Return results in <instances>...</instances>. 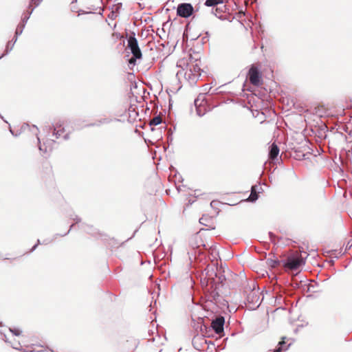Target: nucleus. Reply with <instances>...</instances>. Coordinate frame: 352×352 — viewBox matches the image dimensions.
Returning <instances> with one entry per match:
<instances>
[{
	"mask_svg": "<svg viewBox=\"0 0 352 352\" xmlns=\"http://www.w3.org/2000/svg\"><path fill=\"white\" fill-rule=\"evenodd\" d=\"M224 270L214 264L208 265L200 276V283L206 300L214 303L220 302L219 289L226 280Z\"/></svg>",
	"mask_w": 352,
	"mask_h": 352,
	"instance_id": "1",
	"label": "nucleus"
},
{
	"mask_svg": "<svg viewBox=\"0 0 352 352\" xmlns=\"http://www.w3.org/2000/svg\"><path fill=\"white\" fill-rule=\"evenodd\" d=\"M127 49L130 50L132 54V56L128 60V63L129 65L134 66L136 65L137 60H140L142 58V51L139 47L134 32H132L127 38Z\"/></svg>",
	"mask_w": 352,
	"mask_h": 352,
	"instance_id": "2",
	"label": "nucleus"
},
{
	"mask_svg": "<svg viewBox=\"0 0 352 352\" xmlns=\"http://www.w3.org/2000/svg\"><path fill=\"white\" fill-rule=\"evenodd\" d=\"M283 266L292 271L298 270L305 263V258L301 254H292L282 260Z\"/></svg>",
	"mask_w": 352,
	"mask_h": 352,
	"instance_id": "3",
	"label": "nucleus"
},
{
	"mask_svg": "<svg viewBox=\"0 0 352 352\" xmlns=\"http://www.w3.org/2000/svg\"><path fill=\"white\" fill-rule=\"evenodd\" d=\"M198 9L195 10L190 3H181L177 6L176 13L179 17L188 19Z\"/></svg>",
	"mask_w": 352,
	"mask_h": 352,
	"instance_id": "4",
	"label": "nucleus"
},
{
	"mask_svg": "<svg viewBox=\"0 0 352 352\" xmlns=\"http://www.w3.org/2000/svg\"><path fill=\"white\" fill-rule=\"evenodd\" d=\"M248 78L254 86L259 87L263 84L262 73L258 67L254 64L251 65L248 71Z\"/></svg>",
	"mask_w": 352,
	"mask_h": 352,
	"instance_id": "5",
	"label": "nucleus"
},
{
	"mask_svg": "<svg viewBox=\"0 0 352 352\" xmlns=\"http://www.w3.org/2000/svg\"><path fill=\"white\" fill-rule=\"evenodd\" d=\"M224 324H225V318L223 316H217L214 319L212 320L211 325L208 327L206 325H204L206 333L208 331L213 330L217 334L220 335L223 332L224 330Z\"/></svg>",
	"mask_w": 352,
	"mask_h": 352,
	"instance_id": "6",
	"label": "nucleus"
},
{
	"mask_svg": "<svg viewBox=\"0 0 352 352\" xmlns=\"http://www.w3.org/2000/svg\"><path fill=\"white\" fill-rule=\"evenodd\" d=\"M206 104L205 94H200L194 101L196 113L198 116L202 117L208 111Z\"/></svg>",
	"mask_w": 352,
	"mask_h": 352,
	"instance_id": "7",
	"label": "nucleus"
},
{
	"mask_svg": "<svg viewBox=\"0 0 352 352\" xmlns=\"http://www.w3.org/2000/svg\"><path fill=\"white\" fill-rule=\"evenodd\" d=\"M246 300L249 304V308L252 309L258 308L261 305L260 296L258 292L255 291H251L247 295Z\"/></svg>",
	"mask_w": 352,
	"mask_h": 352,
	"instance_id": "8",
	"label": "nucleus"
},
{
	"mask_svg": "<svg viewBox=\"0 0 352 352\" xmlns=\"http://www.w3.org/2000/svg\"><path fill=\"white\" fill-rule=\"evenodd\" d=\"M226 9V5H219L212 8L211 14L221 21L228 20Z\"/></svg>",
	"mask_w": 352,
	"mask_h": 352,
	"instance_id": "9",
	"label": "nucleus"
},
{
	"mask_svg": "<svg viewBox=\"0 0 352 352\" xmlns=\"http://www.w3.org/2000/svg\"><path fill=\"white\" fill-rule=\"evenodd\" d=\"M298 288H300L303 292H317L316 287L318 286L317 283L314 285L311 283H307L305 281H300L299 283H296Z\"/></svg>",
	"mask_w": 352,
	"mask_h": 352,
	"instance_id": "10",
	"label": "nucleus"
},
{
	"mask_svg": "<svg viewBox=\"0 0 352 352\" xmlns=\"http://www.w3.org/2000/svg\"><path fill=\"white\" fill-rule=\"evenodd\" d=\"M280 149L276 143H272L269 146L268 157L269 159L274 163L278 160Z\"/></svg>",
	"mask_w": 352,
	"mask_h": 352,
	"instance_id": "11",
	"label": "nucleus"
},
{
	"mask_svg": "<svg viewBox=\"0 0 352 352\" xmlns=\"http://www.w3.org/2000/svg\"><path fill=\"white\" fill-rule=\"evenodd\" d=\"M50 128L53 129L52 135L55 136L56 139L60 138L61 135L65 132V128L58 123H56V124L50 126Z\"/></svg>",
	"mask_w": 352,
	"mask_h": 352,
	"instance_id": "12",
	"label": "nucleus"
},
{
	"mask_svg": "<svg viewBox=\"0 0 352 352\" xmlns=\"http://www.w3.org/2000/svg\"><path fill=\"white\" fill-rule=\"evenodd\" d=\"M32 129H33V133L36 135L37 137V140H38V149L39 151H41V153H42V155L45 154V153H47V146H45V144L43 143V144H41V141H40V139L38 137V129L36 126L35 125H33L32 126Z\"/></svg>",
	"mask_w": 352,
	"mask_h": 352,
	"instance_id": "13",
	"label": "nucleus"
},
{
	"mask_svg": "<svg viewBox=\"0 0 352 352\" xmlns=\"http://www.w3.org/2000/svg\"><path fill=\"white\" fill-rule=\"evenodd\" d=\"M78 227L88 234H95L96 233V230L93 226H89L85 223L79 224Z\"/></svg>",
	"mask_w": 352,
	"mask_h": 352,
	"instance_id": "14",
	"label": "nucleus"
},
{
	"mask_svg": "<svg viewBox=\"0 0 352 352\" xmlns=\"http://www.w3.org/2000/svg\"><path fill=\"white\" fill-rule=\"evenodd\" d=\"M266 263L267 265L272 268H276L278 266H280L281 264L283 265L282 260H278V258H276L274 256V258H269L267 259Z\"/></svg>",
	"mask_w": 352,
	"mask_h": 352,
	"instance_id": "15",
	"label": "nucleus"
},
{
	"mask_svg": "<svg viewBox=\"0 0 352 352\" xmlns=\"http://www.w3.org/2000/svg\"><path fill=\"white\" fill-rule=\"evenodd\" d=\"M256 188H258L257 185H254L251 188V193L248 198V200L250 202H255L258 199V194L256 192Z\"/></svg>",
	"mask_w": 352,
	"mask_h": 352,
	"instance_id": "16",
	"label": "nucleus"
},
{
	"mask_svg": "<svg viewBox=\"0 0 352 352\" xmlns=\"http://www.w3.org/2000/svg\"><path fill=\"white\" fill-rule=\"evenodd\" d=\"M223 4V0H206L204 5L207 7H216Z\"/></svg>",
	"mask_w": 352,
	"mask_h": 352,
	"instance_id": "17",
	"label": "nucleus"
},
{
	"mask_svg": "<svg viewBox=\"0 0 352 352\" xmlns=\"http://www.w3.org/2000/svg\"><path fill=\"white\" fill-rule=\"evenodd\" d=\"M195 74V73H193V72L188 70L185 72L184 76L188 80H191L193 82H196L199 78Z\"/></svg>",
	"mask_w": 352,
	"mask_h": 352,
	"instance_id": "18",
	"label": "nucleus"
},
{
	"mask_svg": "<svg viewBox=\"0 0 352 352\" xmlns=\"http://www.w3.org/2000/svg\"><path fill=\"white\" fill-rule=\"evenodd\" d=\"M189 71H192L193 73H195V74L198 76V78L201 76V68L197 63L192 64L190 67Z\"/></svg>",
	"mask_w": 352,
	"mask_h": 352,
	"instance_id": "19",
	"label": "nucleus"
},
{
	"mask_svg": "<svg viewBox=\"0 0 352 352\" xmlns=\"http://www.w3.org/2000/svg\"><path fill=\"white\" fill-rule=\"evenodd\" d=\"M196 239H197V237H195L194 239H192L190 241V245H191L192 248L194 250V252L192 254H194L195 255H196L197 253L199 254H202V250L200 249L199 245H194V244H193V241H196Z\"/></svg>",
	"mask_w": 352,
	"mask_h": 352,
	"instance_id": "20",
	"label": "nucleus"
},
{
	"mask_svg": "<svg viewBox=\"0 0 352 352\" xmlns=\"http://www.w3.org/2000/svg\"><path fill=\"white\" fill-rule=\"evenodd\" d=\"M34 10V8H32L31 10L27 11L26 13H24L23 16H22L21 22H22L23 23L26 24L28 21V19H30L31 14H32Z\"/></svg>",
	"mask_w": 352,
	"mask_h": 352,
	"instance_id": "21",
	"label": "nucleus"
},
{
	"mask_svg": "<svg viewBox=\"0 0 352 352\" xmlns=\"http://www.w3.org/2000/svg\"><path fill=\"white\" fill-rule=\"evenodd\" d=\"M25 25L26 24L23 23L22 22H20L19 23V25L16 27V31H15V34H16V36H20L23 33V31L25 27Z\"/></svg>",
	"mask_w": 352,
	"mask_h": 352,
	"instance_id": "22",
	"label": "nucleus"
},
{
	"mask_svg": "<svg viewBox=\"0 0 352 352\" xmlns=\"http://www.w3.org/2000/svg\"><path fill=\"white\" fill-rule=\"evenodd\" d=\"M162 122V120L160 116H156L153 118V120L150 122V126H157L160 124H161Z\"/></svg>",
	"mask_w": 352,
	"mask_h": 352,
	"instance_id": "23",
	"label": "nucleus"
},
{
	"mask_svg": "<svg viewBox=\"0 0 352 352\" xmlns=\"http://www.w3.org/2000/svg\"><path fill=\"white\" fill-rule=\"evenodd\" d=\"M112 121L110 118H102L96 121V126H100L103 124H109Z\"/></svg>",
	"mask_w": 352,
	"mask_h": 352,
	"instance_id": "24",
	"label": "nucleus"
},
{
	"mask_svg": "<svg viewBox=\"0 0 352 352\" xmlns=\"http://www.w3.org/2000/svg\"><path fill=\"white\" fill-rule=\"evenodd\" d=\"M13 47H14V43L9 41L6 45L5 52L2 54L1 56L8 54L12 51Z\"/></svg>",
	"mask_w": 352,
	"mask_h": 352,
	"instance_id": "25",
	"label": "nucleus"
},
{
	"mask_svg": "<svg viewBox=\"0 0 352 352\" xmlns=\"http://www.w3.org/2000/svg\"><path fill=\"white\" fill-rule=\"evenodd\" d=\"M9 330L14 335V336H19L22 333V331L19 329V328H16V327H13V328H9Z\"/></svg>",
	"mask_w": 352,
	"mask_h": 352,
	"instance_id": "26",
	"label": "nucleus"
},
{
	"mask_svg": "<svg viewBox=\"0 0 352 352\" xmlns=\"http://www.w3.org/2000/svg\"><path fill=\"white\" fill-rule=\"evenodd\" d=\"M290 346V344H288L285 348H283V346H280L277 345L276 348L272 351V352H283V351H287Z\"/></svg>",
	"mask_w": 352,
	"mask_h": 352,
	"instance_id": "27",
	"label": "nucleus"
},
{
	"mask_svg": "<svg viewBox=\"0 0 352 352\" xmlns=\"http://www.w3.org/2000/svg\"><path fill=\"white\" fill-rule=\"evenodd\" d=\"M69 217L71 219L74 220L75 221L76 224L82 223H81V218H80L78 216H77L76 214H69Z\"/></svg>",
	"mask_w": 352,
	"mask_h": 352,
	"instance_id": "28",
	"label": "nucleus"
},
{
	"mask_svg": "<svg viewBox=\"0 0 352 352\" xmlns=\"http://www.w3.org/2000/svg\"><path fill=\"white\" fill-rule=\"evenodd\" d=\"M129 117H134V118H135V117L138 116V113L136 112L135 109H132L131 107L129 109Z\"/></svg>",
	"mask_w": 352,
	"mask_h": 352,
	"instance_id": "29",
	"label": "nucleus"
},
{
	"mask_svg": "<svg viewBox=\"0 0 352 352\" xmlns=\"http://www.w3.org/2000/svg\"><path fill=\"white\" fill-rule=\"evenodd\" d=\"M74 225H75V223L72 224V225L70 226L69 229L68 230V231H67V232H65V234H56L54 236L53 239H56V237H57L58 236H64L67 235V234L69 233V232L71 231V230L74 228Z\"/></svg>",
	"mask_w": 352,
	"mask_h": 352,
	"instance_id": "30",
	"label": "nucleus"
},
{
	"mask_svg": "<svg viewBox=\"0 0 352 352\" xmlns=\"http://www.w3.org/2000/svg\"><path fill=\"white\" fill-rule=\"evenodd\" d=\"M173 131H171L170 129L168 131V134H167V140L168 142H171L173 141Z\"/></svg>",
	"mask_w": 352,
	"mask_h": 352,
	"instance_id": "31",
	"label": "nucleus"
},
{
	"mask_svg": "<svg viewBox=\"0 0 352 352\" xmlns=\"http://www.w3.org/2000/svg\"><path fill=\"white\" fill-rule=\"evenodd\" d=\"M268 234H269L270 241L272 243H275V240H276V235L273 232H269Z\"/></svg>",
	"mask_w": 352,
	"mask_h": 352,
	"instance_id": "32",
	"label": "nucleus"
},
{
	"mask_svg": "<svg viewBox=\"0 0 352 352\" xmlns=\"http://www.w3.org/2000/svg\"><path fill=\"white\" fill-rule=\"evenodd\" d=\"M286 338L285 337H283L282 338V340L278 343L277 345L280 346H283V348H285L287 346H285V339Z\"/></svg>",
	"mask_w": 352,
	"mask_h": 352,
	"instance_id": "33",
	"label": "nucleus"
},
{
	"mask_svg": "<svg viewBox=\"0 0 352 352\" xmlns=\"http://www.w3.org/2000/svg\"><path fill=\"white\" fill-rule=\"evenodd\" d=\"M12 348L15 349H17V350H21V346H20V343H17V344H12Z\"/></svg>",
	"mask_w": 352,
	"mask_h": 352,
	"instance_id": "34",
	"label": "nucleus"
},
{
	"mask_svg": "<svg viewBox=\"0 0 352 352\" xmlns=\"http://www.w3.org/2000/svg\"><path fill=\"white\" fill-rule=\"evenodd\" d=\"M256 192L257 194H259L263 192V188L260 184L258 186V188H256Z\"/></svg>",
	"mask_w": 352,
	"mask_h": 352,
	"instance_id": "35",
	"label": "nucleus"
},
{
	"mask_svg": "<svg viewBox=\"0 0 352 352\" xmlns=\"http://www.w3.org/2000/svg\"><path fill=\"white\" fill-rule=\"evenodd\" d=\"M30 126L27 123H24L22 126H21V129L22 130H25L26 129L29 128Z\"/></svg>",
	"mask_w": 352,
	"mask_h": 352,
	"instance_id": "36",
	"label": "nucleus"
},
{
	"mask_svg": "<svg viewBox=\"0 0 352 352\" xmlns=\"http://www.w3.org/2000/svg\"><path fill=\"white\" fill-rule=\"evenodd\" d=\"M34 1H35V0H30V4H29V6H28V9H29V10H32V8H36L35 6H34V7H32V3H34Z\"/></svg>",
	"mask_w": 352,
	"mask_h": 352,
	"instance_id": "37",
	"label": "nucleus"
},
{
	"mask_svg": "<svg viewBox=\"0 0 352 352\" xmlns=\"http://www.w3.org/2000/svg\"><path fill=\"white\" fill-rule=\"evenodd\" d=\"M18 37L19 36H16V34H14V38H12V40L10 42H12L14 45L18 39Z\"/></svg>",
	"mask_w": 352,
	"mask_h": 352,
	"instance_id": "38",
	"label": "nucleus"
},
{
	"mask_svg": "<svg viewBox=\"0 0 352 352\" xmlns=\"http://www.w3.org/2000/svg\"><path fill=\"white\" fill-rule=\"evenodd\" d=\"M85 126L86 127L96 126V122L89 123V124H87Z\"/></svg>",
	"mask_w": 352,
	"mask_h": 352,
	"instance_id": "39",
	"label": "nucleus"
},
{
	"mask_svg": "<svg viewBox=\"0 0 352 352\" xmlns=\"http://www.w3.org/2000/svg\"><path fill=\"white\" fill-rule=\"evenodd\" d=\"M63 140H67L69 138V133H66L63 136Z\"/></svg>",
	"mask_w": 352,
	"mask_h": 352,
	"instance_id": "40",
	"label": "nucleus"
},
{
	"mask_svg": "<svg viewBox=\"0 0 352 352\" xmlns=\"http://www.w3.org/2000/svg\"><path fill=\"white\" fill-rule=\"evenodd\" d=\"M37 246H38V243H36L35 245H34L33 247L31 248L30 252H34L36 249Z\"/></svg>",
	"mask_w": 352,
	"mask_h": 352,
	"instance_id": "41",
	"label": "nucleus"
},
{
	"mask_svg": "<svg viewBox=\"0 0 352 352\" xmlns=\"http://www.w3.org/2000/svg\"><path fill=\"white\" fill-rule=\"evenodd\" d=\"M41 1H42V0H35L34 2V3H35V7H37Z\"/></svg>",
	"mask_w": 352,
	"mask_h": 352,
	"instance_id": "42",
	"label": "nucleus"
},
{
	"mask_svg": "<svg viewBox=\"0 0 352 352\" xmlns=\"http://www.w3.org/2000/svg\"><path fill=\"white\" fill-rule=\"evenodd\" d=\"M328 263L330 264L331 266H333L335 263V261L333 259H330L328 261Z\"/></svg>",
	"mask_w": 352,
	"mask_h": 352,
	"instance_id": "43",
	"label": "nucleus"
},
{
	"mask_svg": "<svg viewBox=\"0 0 352 352\" xmlns=\"http://www.w3.org/2000/svg\"><path fill=\"white\" fill-rule=\"evenodd\" d=\"M10 133H12V135H14V136H17V135H19V134H16V133L15 134V133H14V131H12V128H11V126H10Z\"/></svg>",
	"mask_w": 352,
	"mask_h": 352,
	"instance_id": "44",
	"label": "nucleus"
},
{
	"mask_svg": "<svg viewBox=\"0 0 352 352\" xmlns=\"http://www.w3.org/2000/svg\"><path fill=\"white\" fill-rule=\"evenodd\" d=\"M86 13H87V12H85V11H84V10H78V14H79V15H80V14H86Z\"/></svg>",
	"mask_w": 352,
	"mask_h": 352,
	"instance_id": "45",
	"label": "nucleus"
},
{
	"mask_svg": "<svg viewBox=\"0 0 352 352\" xmlns=\"http://www.w3.org/2000/svg\"><path fill=\"white\" fill-rule=\"evenodd\" d=\"M352 246V243L350 244V241L348 243L346 249H350Z\"/></svg>",
	"mask_w": 352,
	"mask_h": 352,
	"instance_id": "46",
	"label": "nucleus"
},
{
	"mask_svg": "<svg viewBox=\"0 0 352 352\" xmlns=\"http://www.w3.org/2000/svg\"><path fill=\"white\" fill-rule=\"evenodd\" d=\"M216 203H217V201H211V203H210V206H211L212 207H213V204H216Z\"/></svg>",
	"mask_w": 352,
	"mask_h": 352,
	"instance_id": "47",
	"label": "nucleus"
},
{
	"mask_svg": "<svg viewBox=\"0 0 352 352\" xmlns=\"http://www.w3.org/2000/svg\"><path fill=\"white\" fill-rule=\"evenodd\" d=\"M0 118L5 122H8L0 114Z\"/></svg>",
	"mask_w": 352,
	"mask_h": 352,
	"instance_id": "48",
	"label": "nucleus"
},
{
	"mask_svg": "<svg viewBox=\"0 0 352 352\" xmlns=\"http://www.w3.org/2000/svg\"><path fill=\"white\" fill-rule=\"evenodd\" d=\"M179 74H182V72H178L176 74L177 76H178Z\"/></svg>",
	"mask_w": 352,
	"mask_h": 352,
	"instance_id": "49",
	"label": "nucleus"
},
{
	"mask_svg": "<svg viewBox=\"0 0 352 352\" xmlns=\"http://www.w3.org/2000/svg\"><path fill=\"white\" fill-rule=\"evenodd\" d=\"M76 2H77V0H72V3H76Z\"/></svg>",
	"mask_w": 352,
	"mask_h": 352,
	"instance_id": "50",
	"label": "nucleus"
},
{
	"mask_svg": "<svg viewBox=\"0 0 352 352\" xmlns=\"http://www.w3.org/2000/svg\"><path fill=\"white\" fill-rule=\"evenodd\" d=\"M47 243L48 242L47 241V240H44L43 242V243H45V244H47Z\"/></svg>",
	"mask_w": 352,
	"mask_h": 352,
	"instance_id": "51",
	"label": "nucleus"
},
{
	"mask_svg": "<svg viewBox=\"0 0 352 352\" xmlns=\"http://www.w3.org/2000/svg\"><path fill=\"white\" fill-rule=\"evenodd\" d=\"M36 243H38V244H41V242H40V240H39V239H38V240H37Z\"/></svg>",
	"mask_w": 352,
	"mask_h": 352,
	"instance_id": "52",
	"label": "nucleus"
},
{
	"mask_svg": "<svg viewBox=\"0 0 352 352\" xmlns=\"http://www.w3.org/2000/svg\"><path fill=\"white\" fill-rule=\"evenodd\" d=\"M206 34L207 36H209V32H206Z\"/></svg>",
	"mask_w": 352,
	"mask_h": 352,
	"instance_id": "53",
	"label": "nucleus"
},
{
	"mask_svg": "<svg viewBox=\"0 0 352 352\" xmlns=\"http://www.w3.org/2000/svg\"><path fill=\"white\" fill-rule=\"evenodd\" d=\"M4 337H5V339H4L5 342H7V340H6V335H4Z\"/></svg>",
	"mask_w": 352,
	"mask_h": 352,
	"instance_id": "54",
	"label": "nucleus"
},
{
	"mask_svg": "<svg viewBox=\"0 0 352 352\" xmlns=\"http://www.w3.org/2000/svg\"><path fill=\"white\" fill-rule=\"evenodd\" d=\"M193 202H194V201H189L190 204H192Z\"/></svg>",
	"mask_w": 352,
	"mask_h": 352,
	"instance_id": "55",
	"label": "nucleus"
},
{
	"mask_svg": "<svg viewBox=\"0 0 352 352\" xmlns=\"http://www.w3.org/2000/svg\"><path fill=\"white\" fill-rule=\"evenodd\" d=\"M24 352H34V351H24Z\"/></svg>",
	"mask_w": 352,
	"mask_h": 352,
	"instance_id": "56",
	"label": "nucleus"
},
{
	"mask_svg": "<svg viewBox=\"0 0 352 352\" xmlns=\"http://www.w3.org/2000/svg\"><path fill=\"white\" fill-rule=\"evenodd\" d=\"M137 231H138L137 230H135V232H134L133 234H135L137 232ZM134 236V235H133L132 236Z\"/></svg>",
	"mask_w": 352,
	"mask_h": 352,
	"instance_id": "57",
	"label": "nucleus"
},
{
	"mask_svg": "<svg viewBox=\"0 0 352 352\" xmlns=\"http://www.w3.org/2000/svg\"><path fill=\"white\" fill-rule=\"evenodd\" d=\"M131 238H132V237H129V239H126V241H129V239H131Z\"/></svg>",
	"mask_w": 352,
	"mask_h": 352,
	"instance_id": "58",
	"label": "nucleus"
},
{
	"mask_svg": "<svg viewBox=\"0 0 352 352\" xmlns=\"http://www.w3.org/2000/svg\"><path fill=\"white\" fill-rule=\"evenodd\" d=\"M131 238H132V237H129V239H126V241H129V239H131Z\"/></svg>",
	"mask_w": 352,
	"mask_h": 352,
	"instance_id": "59",
	"label": "nucleus"
},
{
	"mask_svg": "<svg viewBox=\"0 0 352 352\" xmlns=\"http://www.w3.org/2000/svg\"><path fill=\"white\" fill-rule=\"evenodd\" d=\"M131 238H132V237H129V239H126V241H129V239H131Z\"/></svg>",
	"mask_w": 352,
	"mask_h": 352,
	"instance_id": "60",
	"label": "nucleus"
}]
</instances>
